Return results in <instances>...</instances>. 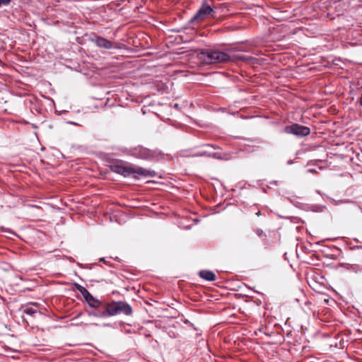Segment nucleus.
<instances>
[{
    "mask_svg": "<svg viewBox=\"0 0 362 362\" xmlns=\"http://www.w3.org/2000/svg\"><path fill=\"white\" fill-rule=\"evenodd\" d=\"M11 0H0V6L1 5H6L8 4Z\"/></svg>",
    "mask_w": 362,
    "mask_h": 362,
    "instance_id": "16",
    "label": "nucleus"
},
{
    "mask_svg": "<svg viewBox=\"0 0 362 362\" xmlns=\"http://www.w3.org/2000/svg\"><path fill=\"white\" fill-rule=\"evenodd\" d=\"M200 59L206 64L224 63L230 61V56L223 52L206 51L200 54Z\"/></svg>",
    "mask_w": 362,
    "mask_h": 362,
    "instance_id": "2",
    "label": "nucleus"
},
{
    "mask_svg": "<svg viewBox=\"0 0 362 362\" xmlns=\"http://www.w3.org/2000/svg\"><path fill=\"white\" fill-rule=\"evenodd\" d=\"M286 132L294 134V127L293 126H288L286 127L285 129Z\"/></svg>",
    "mask_w": 362,
    "mask_h": 362,
    "instance_id": "13",
    "label": "nucleus"
},
{
    "mask_svg": "<svg viewBox=\"0 0 362 362\" xmlns=\"http://www.w3.org/2000/svg\"><path fill=\"white\" fill-rule=\"evenodd\" d=\"M107 312L108 315H116L123 313L129 315L132 313L131 306L124 301L112 302L107 304Z\"/></svg>",
    "mask_w": 362,
    "mask_h": 362,
    "instance_id": "3",
    "label": "nucleus"
},
{
    "mask_svg": "<svg viewBox=\"0 0 362 362\" xmlns=\"http://www.w3.org/2000/svg\"><path fill=\"white\" fill-rule=\"evenodd\" d=\"M199 276L202 279L213 281L216 279V275L214 272L207 270H202L199 272Z\"/></svg>",
    "mask_w": 362,
    "mask_h": 362,
    "instance_id": "9",
    "label": "nucleus"
},
{
    "mask_svg": "<svg viewBox=\"0 0 362 362\" xmlns=\"http://www.w3.org/2000/svg\"><path fill=\"white\" fill-rule=\"evenodd\" d=\"M310 133V129L309 127L296 124V135L304 136L308 135Z\"/></svg>",
    "mask_w": 362,
    "mask_h": 362,
    "instance_id": "8",
    "label": "nucleus"
},
{
    "mask_svg": "<svg viewBox=\"0 0 362 362\" xmlns=\"http://www.w3.org/2000/svg\"><path fill=\"white\" fill-rule=\"evenodd\" d=\"M74 286L82 294L83 296H85V294L88 291L86 288L77 283L74 284Z\"/></svg>",
    "mask_w": 362,
    "mask_h": 362,
    "instance_id": "12",
    "label": "nucleus"
},
{
    "mask_svg": "<svg viewBox=\"0 0 362 362\" xmlns=\"http://www.w3.org/2000/svg\"><path fill=\"white\" fill-rule=\"evenodd\" d=\"M256 233H257V235L260 238L265 237V234L262 229H257Z\"/></svg>",
    "mask_w": 362,
    "mask_h": 362,
    "instance_id": "14",
    "label": "nucleus"
},
{
    "mask_svg": "<svg viewBox=\"0 0 362 362\" xmlns=\"http://www.w3.org/2000/svg\"><path fill=\"white\" fill-rule=\"evenodd\" d=\"M197 155L200 156H210V157H213V158H218V159L223 158V157L222 156V155L220 153H210L208 151H202V152L199 153Z\"/></svg>",
    "mask_w": 362,
    "mask_h": 362,
    "instance_id": "10",
    "label": "nucleus"
},
{
    "mask_svg": "<svg viewBox=\"0 0 362 362\" xmlns=\"http://www.w3.org/2000/svg\"><path fill=\"white\" fill-rule=\"evenodd\" d=\"M86 301L88 305L94 308H98L100 306L101 303L98 299L95 298L88 291L83 296Z\"/></svg>",
    "mask_w": 362,
    "mask_h": 362,
    "instance_id": "6",
    "label": "nucleus"
},
{
    "mask_svg": "<svg viewBox=\"0 0 362 362\" xmlns=\"http://www.w3.org/2000/svg\"><path fill=\"white\" fill-rule=\"evenodd\" d=\"M213 9L209 5H204L192 18L193 21L200 22L204 20L208 16L211 14Z\"/></svg>",
    "mask_w": 362,
    "mask_h": 362,
    "instance_id": "5",
    "label": "nucleus"
},
{
    "mask_svg": "<svg viewBox=\"0 0 362 362\" xmlns=\"http://www.w3.org/2000/svg\"><path fill=\"white\" fill-rule=\"evenodd\" d=\"M110 169L112 172L121 174L125 177L131 175H134L135 177L139 176H152L150 170L128 163L121 160L113 162L110 165Z\"/></svg>",
    "mask_w": 362,
    "mask_h": 362,
    "instance_id": "1",
    "label": "nucleus"
},
{
    "mask_svg": "<svg viewBox=\"0 0 362 362\" xmlns=\"http://www.w3.org/2000/svg\"><path fill=\"white\" fill-rule=\"evenodd\" d=\"M23 313L30 315H41V313L37 309L29 306L23 310Z\"/></svg>",
    "mask_w": 362,
    "mask_h": 362,
    "instance_id": "11",
    "label": "nucleus"
},
{
    "mask_svg": "<svg viewBox=\"0 0 362 362\" xmlns=\"http://www.w3.org/2000/svg\"><path fill=\"white\" fill-rule=\"evenodd\" d=\"M107 316H109V315L107 314V308H106L105 311H103V313L99 314V317H105Z\"/></svg>",
    "mask_w": 362,
    "mask_h": 362,
    "instance_id": "15",
    "label": "nucleus"
},
{
    "mask_svg": "<svg viewBox=\"0 0 362 362\" xmlns=\"http://www.w3.org/2000/svg\"><path fill=\"white\" fill-rule=\"evenodd\" d=\"M95 43L98 47L105 48V49H111L112 48V42L111 41L107 40L105 38L98 37L95 40Z\"/></svg>",
    "mask_w": 362,
    "mask_h": 362,
    "instance_id": "7",
    "label": "nucleus"
},
{
    "mask_svg": "<svg viewBox=\"0 0 362 362\" xmlns=\"http://www.w3.org/2000/svg\"><path fill=\"white\" fill-rule=\"evenodd\" d=\"M130 154L140 159H150L154 156V152L142 146H137L131 150Z\"/></svg>",
    "mask_w": 362,
    "mask_h": 362,
    "instance_id": "4",
    "label": "nucleus"
},
{
    "mask_svg": "<svg viewBox=\"0 0 362 362\" xmlns=\"http://www.w3.org/2000/svg\"><path fill=\"white\" fill-rule=\"evenodd\" d=\"M359 103H360L361 105L362 106V95L361 96V98L359 99Z\"/></svg>",
    "mask_w": 362,
    "mask_h": 362,
    "instance_id": "18",
    "label": "nucleus"
},
{
    "mask_svg": "<svg viewBox=\"0 0 362 362\" xmlns=\"http://www.w3.org/2000/svg\"><path fill=\"white\" fill-rule=\"evenodd\" d=\"M89 315H93L94 317H99V314H97L95 313H90Z\"/></svg>",
    "mask_w": 362,
    "mask_h": 362,
    "instance_id": "17",
    "label": "nucleus"
}]
</instances>
